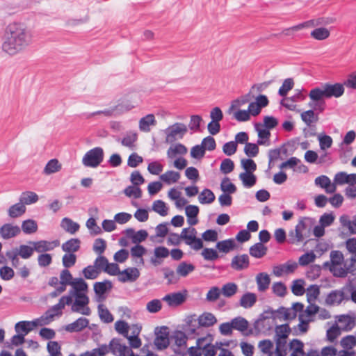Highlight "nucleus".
<instances>
[{
  "instance_id": "f257e3e1",
  "label": "nucleus",
  "mask_w": 356,
  "mask_h": 356,
  "mask_svg": "<svg viewBox=\"0 0 356 356\" xmlns=\"http://www.w3.org/2000/svg\"><path fill=\"white\" fill-rule=\"evenodd\" d=\"M32 33L22 22L8 24L2 38L1 51L8 56H15L24 51L32 42Z\"/></svg>"
},
{
  "instance_id": "f03ea898",
  "label": "nucleus",
  "mask_w": 356,
  "mask_h": 356,
  "mask_svg": "<svg viewBox=\"0 0 356 356\" xmlns=\"http://www.w3.org/2000/svg\"><path fill=\"white\" fill-rule=\"evenodd\" d=\"M345 91L343 84L337 83L334 84L325 83L321 87H316L310 90L309 97L311 102L309 106L314 109L323 110L322 107L325 104V98H339Z\"/></svg>"
},
{
  "instance_id": "7ed1b4c3",
  "label": "nucleus",
  "mask_w": 356,
  "mask_h": 356,
  "mask_svg": "<svg viewBox=\"0 0 356 356\" xmlns=\"http://www.w3.org/2000/svg\"><path fill=\"white\" fill-rule=\"evenodd\" d=\"M70 286H72L70 294L75 298V300L72 305V311L89 316L90 309L88 307L89 298L86 295L88 292L87 283L82 278H74Z\"/></svg>"
},
{
  "instance_id": "20e7f679",
  "label": "nucleus",
  "mask_w": 356,
  "mask_h": 356,
  "mask_svg": "<svg viewBox=\"0 0 356 356\" xmlns=\"http://www.w3.org/2000/svg\"><path fill=\"white\" fill-rule=\"evenodd\" d=\"M54 314H51L50 312H46L40 318L33 321L18 322L15 326V331L17 333L24 334L25 336L33 330L34 327L49 324L54 319Z\"/></svg>"
},
{
  "instance_id": "39448f33",
  "label": "nucleus",
  "mask_w": 356,
  "mask_h": 356,
  "mask_svg": "<svg viewBox=\"0 0 356 356\" xmlns=\"http://www.w3.org/2000/svg\"><path fill=\"white\" fill-rule=\"evenodd\" d=\"M312 220L309 218L302 217L300 218L295 229L289 232V236L291 243H297L303 241L309 233Z\"/></svg>"
},
{
  "instance_id": "423d86ee",
  "label": "nucleus",
  "mask_w": 356,
  "mask_h": 356,
  "mask_svg": "<svg viewBox=\"0 0 356 356\" xmlns=\"http://www.w3.org/2000/svg\"><path fill=\"white\" fill-rule=\"evenodd\" d=\"M104 150L97 147L88 151L82 158V163L86 167L97 168L104 159Z\"/></svg>"
},
{
  "instance_id": "0eeeda50",
  "label": "nucleus",
  "mask_w": 356,
  "mask_h": 356,
  "mask_svg": "<svg viewBox=\"0 0 356 356\" xmlns=\"http://www.w3.org/2000/svg\"><path fill=\"white\" fill-rule=\"evenodd\" d=\"M197 322L199 327H208L213 326L216 323V316L210 312H204L201 315H191L187 317L186 323L191 327H195V323Z\"/></svg>"
},
{
  "instance_id": "6e6552de",
  "label": "nucleus",
  "mask_w": 356,
  "mask_h": 356,
  "mask_svg": "<svg viewBox=\"0 0 356 356\" xmlns=\"http://www.w3.org/2000/svg\"><path fill=\"white\" fill-rule=\"evenodd\" d=\"M181 237L186 245L195 250H199L203 248V242L200 238H197V231L195 228L183 229Z\"/></svg>"
},
{
  "instance_id": "1a4fd4ad",
  "label": "nucleus",
  "mask_w": 356,
  "mask_h": 356,
  "mask_svg": "<svg viewBox=\"0 0 356 356\" xmlns=\"http://www.w3.org/2000/svg\"><path fill=\"white\" fill-rule=\"evenodd\" d=\"M187 132V127L182 123H175L168 127L165 131V142L171 143L178 139L183 138Z\"/></svg>"
},
{
  "instance_id": "9d476101",
  "label": "nucleus",
  "mask_w": 356,
  "mask_h": 356,
  "mask_svg": "<svg viewBox=\"0 0 356 356\" xmlns=\"http://www.w3.org/2000/svg\"><path fill=\"white\" fill-rule=\"evenodd\" d=\"M213 338L208 334L206 336L197 339L196 343L202 348V355L204 356H215L218 350L216 343L212 344Z\"/></svg>"
},
{
  "instance_id": "9b49d317",
  "label": "nucleus",
  "mask_w": 356,
  "mask_h": 356,
  "mask_svg": "<svg viewBox=\"0 0 356 356\" xmlns=\"http://www.w3.org/2000/svg\"><path fill=\"white\" fill-rule=\"evenodd\" d=\"M343 259V254L340 251H332L330 252V270L333 273L334 276L341 275L344 272L341 270Z\"/></svg>"
},
{
  "instance_id": "f8f14e48",
  "label": "nucleus",
  "mask_w": 356,
  "mask_h": 356,
  "mask_svg": "<svg viewBox=\"0 0 356 356\" xmlns=\"http://www.w3.org/2000/svg\"><path fill=\"white\" fill-rule=\"evenodd\" d=\"M155 335L154 343L158 350L165 349L169 346V333L167 327L156 328Z\"/></svg>"
},
{
  "instance_id": "ddd939ff",
  "label": "nucleus",
  "mask_w": 356,
  "mask_h": 356,
  "mask_svg": "<svg viewBox=\"0 0 356 356\" xmlns=\"http://www.w3.org/2000/svg\"><path fill=\"white\" fill-rule=\"evenodd\" d=\"M302 309L303 305L297 302L293 304L291 308H280L275 314V318L283 321L291 320L296 316V312L302 311Z\"/></svg>"
},
{
  "instance_id": "4468645a",
  "label": "nucleus",
  "mask_w": 356,
  "mask_h": 356,
  "mask_svg": "<svg viewBox=\"0 0 356 356\" xmlns=\"http://www.w3.org/2000/svg\"><path fill=\"white\" fill-rule=\"evenodd\" d=\"M108 353L111 352L115 355L127 356L131 349L119 339H113L107 346Z\"/></svg>"
},
{
  "instance_id": "2eb2a0df",
  "label": "nucleus",
  "mask_w": 356,
  "mask_h": 356,
  "mask_svg": "<svg viewBox=\"0 0 356 356\" xmlns=\"http://www.w3.org/2000/svg\"><path fill=\"white\" fill-rule=\"evenodd\" d=\"M187 296L186 291L182 292L172 293L165 295L163 300L170 307H176L183 304Z\"/></svg>"
},
{
  "instance_id": "dca6fc26",
  "label": "nucleus",
  "mask_w": 356,
  "mask_h": 356,
  "mask_svg": "<svg viewBox=\"0 0 356 356\" xmlns=\"http://www.w3.org/2000/svg\"><path fill=\"white\" fill-rule=\"evenodd\" d=\"M29 243L34 247L35 251L42 254L48 251H51L59 245V241L57 240L53 241H47L44 240L39 241H29Z\"/></svg>"
},
{
  "instance_id": "f3484780",
  "label": "nucleus",
  "mask_w": 356,
  "mask_h": 356,
  "mask_svg": "<svg viewBox=\"0 0 356 356\" xmlns=\"http://www.w3.org/2000/svg\"><path fill=\"white\" fill-rule=\"evenodd\" d=\"M297 267L296 262L289 261L286 264L274 266L273 273L277 277H281L293 273Z\"/></svg>"
},
{
  "instance_id": "a211bd4d",
  "label": "nucleus",
  "mask_w": 356,
  "mask_h": 356,
  "mask_svg": "<svg viewBox=\"0 0 356 356\" xmlns=\"http://www.w3.org/2000/svg\"><path fill=\"white\" fill-rule=\"evenodd\" d=\"M314 183L316 186L324 189L327 193H334L337 191L334 181H331L330 179L325 175H321L315 179Z\"/></svg>"
},
{
  "instance_id": "6ab92c4d",
  "label": "nucleus",
  "mask_w": 356,
  "mask_h": 356,
  "mask_svg": "<svg viewBox=\"0 0 356 356\" xmlns=\"http://www.w3.org/2000/svg\"><path fill=\"white\" fill-rule=\"evenodd\" d=\"M21 232L19 226L6 223L0 228V235L3 239H9L17 236Z\"/></svg>"
},
{
  "instance_id": "aec40b11",
  "label": "nucleus",
  "mask_w": 356,
  "mask_h": 356,
  "mask_svg": "<svg viewBox=\"0 0 356 356\" xmlns=\"http://www.w3.org/2000/svg\"><path fill=\"white\" fill-rule=\"evenodd\" d=\"M334 181L336 187L337 185L345 184L355 185L356 184V174H347L345 172H340L335 175Z\"/></svg>"
},
{
  "instance_id": "412c9836",
  "label": "nucleus",
  "mask_w": 356,
  "mask_h": 356,
  "mask_svg": "<svg viewBox=\"0 0 356 356\" xmlns=\"http://www.w3.org/2000/svg\"><path fill=\"white\" fill-rule=\"evenodd\" d=\"M156 124V120L154 114H147L141 118L138 122V128L140 131L148 133L151 127Z\"/></svg>"
},
{
  "instance_id": "4be33fe9",
  "label": "nucleus",
  "mask_w": 356,
  "mask_h": 356,
  "mask_svg": "<svg viewBox=\"0 0 356 356\" xmlns=\"http://www.w3.org/2000/svg\"><path fill=\"white\" fill-rule=\"evenodd\" d=\"M140 275V272L136 268H128L119 273L118 280L120 282H134Z\"/></svg>"
},
{
  "instance_id": "5701e85b",
  "label": "nucleus",
  "mask_w": 356,
  "mask_h": 356,
  "mask_svg": "<svg viewBox=\"0 0 356 356\" xmlns=\"http://www.w3.org/2000/svg\"><path fill=\"white\" fill-rule=\"evenodd\" d=\"M255 129L259 137L257 143L261 145L268 146L270 145L269 138L270 136L269 129L265 127V126H262L261 124H256Z\"/></svg>"
},
{
  "instance_id": "b1692460",
  "label": "nucleus",
  "mask_w": 356,
  "mask_h": 356,
  "mask_svg": "<svg viewBox=\"0 0 356 356\" xmlns=\"http://www.w3.org/2000/svg\"><path fill=\"white\" fill-rule=\"evenodd\" d=\"M138 140V134L135 131H130L125 134V135L120 140V143L122 146L133 150L136 148V143Z\"/></svg>"
},
{
  "instance_id": "393cba45",
  "label": "nucleus",
  "mask_w": 356,
  "mask_h": 356,
  "mask_svg": "<svg viewBox=\"0 0 356 356\" xmlns=\"http://www.w3.org/2000/svg\"><path fill=\"white\" fill-rule=\"evenodd\" d=\"M62 168V163L57 159H52L47 163L42 172L48 176L60 172Z\"/></svg>"
},
{
  "instance_id": "a878e982",
  "label": "nucleus",
  "mask_w": 356,
  "mask_h": 356,
  "mask_svg": "<svg viewBox=\"0 0 356 356\" xmlns=\"http://www.w3.org/2000/svg\"><path fill=\"white\" fill-rule=\"evenodd\" d=\"M355 318L348 315H342L338 318V326L342 330H350L355 325Z\"/></svg>"
},
{
  "instance_id": "bb28decb",
  "label": "nucleus",
  "mask_w": 356,
  "mask_h": 356,
  "mask_svg": "<svg viewBox=\"0 0 356 356\" xmlns=\"http://www.w3.org/2000/svg\"><path fill=\"white\" fill-rule=\"evenodd\" d=\"M257 300L256 294L251 292L244 293L239 300L240 307L244 309H250L252 307Z\"/></svg>"
},
{
  "instance_id": "cd10ccee",
  "label": "nucleus",
  "mask_w": 356,
  "mask_h": 356,
  "mask_svg": "<svg viewBox=\"0 0 356 356\" xmlns=\"http://www.w3.org/2000/svg\"><path fill=\"white\" fill-rule=\"evenodd\" d=\"M330 34L329 29L320 26L311 31L310 36L316 40L322 41L328 39Z\"/></svg>"
},
{
  "instance_id": "c85d7f7f",
  "label": "nucleus",
  "mask_w": 356,
  "mask_h": 356,
  "mask_svg": "<svg viewBox=\"0 0 356 356\" xmlns=\"http://www.w3.org/2000/svg\"><path fill=\"white\" fill-rule=\"evenodd\" d=\"M249 265V258L247 254L236 256L232 259L231 266L236 270L248 268Z\"/></svg>"
},
{
  "instance_id": "c756f323",
  "label": "nucleus",
  "mask_w": 356,
  "mask_h": 356,
  "mask_svg": "<svg viewBox=\"0 0 356 356\" xmlns=\"http://www.w3.org/2000/svg\"><path fill=\"white\" fill-rule=\"evenodd\" d=\"M187 148L181 143L172 145L167 150V156L172 159L177 156H182L187 153Z\"/></svg>"
},
{
  "instance_id": "7c9ffc66",
  "label": "nucleus",
  "mask_w": 356,
  "mask_h": 356,
  "mask_svg": "<svg viewBox=\"0 0 356 356\" xmlns=\"http://www.w3.org/2000/svg\"><path fill=\"white\" fill-rule=\"evenodd\" d=\"M341 270L344 272L341 275H337V277H345L348 274H353L356 271V257L355 256L351 257L346 261L343 260V264L341 266Z\"/></svg>"
},
{
  "instance_id": "2f4dec72",
  "label": "nucleus",
  "mask_w": 356,
  "mask_h": 356,
  "mask_svg": "<svg viewBox=\"0 0 356 356\" xmlns=\"http://www.w3.org/2000/svg\"><path fill=\"white\" fill-rule=\"evenodd\" d=\"M289 346L291 351L290 356H305L304 343L301 341L293 339L290 341Z\"/></svg>"
},
{
  "instance_id": "473e14b6",
  "label": "nucleus",
  "mask_w": 356,
  "mask_h": 356,
  "mask_svg": "<svg viewBox=\"0 0 356 356\" xmlns=\"http://www.w3.org/2000/svg\"><path fill=\"white\" fill-rule=\"evenodd\" d=\"M185 213L187 217V222L190 225H195L198 220L197 216L199 213V208L195 205H188L185 208Z\"/></svg>"
},
{
  "instance_id": "72a5a7b5",
  "label": "nucleus",
  "mask_w": 356,
  "mask_h": 356,
  "mask_svg": "<svg viewBox=\"0 0 356 356\" xmlns=\"http://www.w3.org/2000/svg\"><path fill=\"white\" fill-rule=\"evenodd\" d=\"M172 339L175 341V345L179 350H175V352H181L186 348L187 337L181 331H177L172 336Z\"/></svg>"
},
{
  "instance_id": "f704fd0d",
  "label": "nucleus",
  "mask_w": 356,
  "mask_h": 356,
  "mask_svg": "<svg viewBox=\"0 0 356 356\" xmlns=\"http://www.w3.org/2000/svg\"><path fill=\"white\" fill-rule=\"evenodd\" d=\"M180 177V173L174 170H168L159 177L160 179L168 185L177 183Z\"/></svg>"
},
{
  "instance_id": "c9c22d12",
  "label": "nucleus",
  "mask_w": 356,
  "mask_h": 356,
  "mask_svg": "<svg viewBox=\"0 0 356 356\" xmlns=\"http://www.w3.org/2000/svg\"><path fill=\"white\" fill-rule=\"evenodd\" d=\"M147 250L140 245H136L131 248V255L137 258L138 259L135 261V263L137 265H144V259L143 257L145 254Z\"/></svg>"
},
{
  "instance_id": "e433bc0d",
  "label": "nucleus",
  "mask_w": 356,
  "mask_h": 356,
  "mask_svg": "<svg viewBox=\"0 0 356 356\" xmlns=\"http://www.w3.org/2000/svg\"><path fill=\"white\" fill-rule=\"evenodd\" d=\"M344 299V293L342 291H332L326 298V303L330 305H339Z\"/></svg>"
},
{
  "instance_id": "4c0bfd02",
  "label": "nucleus",
  "mask_w": 356,
  "mask_h": 356,
  "mask_svg": "<svg viewBox=\"0 0 356 356\" xmlns=\"http://www.w3.org/2000/svg\"><path fill=\"white\" fill-rule=\"evenodd\" d=\"M233 330L244 333L249 327L248 321L243 317L238 316L231 321Z\"/></svg>"
},
{
  "instance_id": "58836bf2",
  "label": "nucleus",
  "mask_w": 356,
  "mask_h": 356,
  "mask_svg": "<svg viewBox=\"0 0 356 356\" xmlns=\"http://www.w3.org/2000/svg\"><path fill=\"white\" fill-rule=\"evenodd\" d=\"M26 207L20 202L13 204L8 209V214L12 218H16L22 216L26 212Z\"/></svg>"
},
{
  "instance_id": "ea45409f",
  "label": "nucleus",
  "mask_w": 356,
  "mask_h": 356,
  "mask_svg": "<svg viewBox=\"0 0 356 356\" xmlns=\"http://www.w3.org/2000/svg\"><path fill=\"white\" fill-rule=\"evenodd\" d=\"M256 282L259 291H265L269 286L270 279L266 273H260L256 277Z\"/></svg>"
},
{
  "instance_id": "a19ab883",
  "label": "nucleus",
  "mask_w": 356,
  "mask_h": 356,
  "mask_svg": "<svg viewBox=\"0 0 356 356\" xmlns=\"http://www.w3.org/2000/svg\"><path fill=\"white\" fill-rule=\"evenodd\" d=\"M61 227L71 234H75L79 229V225L70 218H64L60 223Z\"/></svg>"
},
{
  "instance_id": "79ce46f5",
  "label": "nucleus",
  "mask_w": 356,
  "mask_h": 356,
  "mask_svg": "<svg viewBox=\"0 0 356 356\" xmlns=\"http://www.w3.org/2000/svg\"><path fill=\"white\" fill-rule=\"evenodd\" d=\"M81 241L78 238H71L62 245V250L67 253H74L80 248Z\"/></svg>"
},
{
  "instance_id": "37998d69",
  "label": "nucleus",
  "mask_w": 356,
  "mask_h": 356,
  "mask_svg": "<svg viewBox=\"0 0 356 356\" xmlns=\"http://www.w3.org/2000/svg\"><path fill=\"white\" fill-rule=\"evenodd\" d=\"M38 200V195L32 191H26L21 194L19 200L26 207V205L37 202Z\"/></svg>"
},
{
  "instance_id": "c03bdc74",
  "label": "nucleus",
  "mask_w": 356,
  "mask_h": 356,
  "mask_svg": "<svg viewBox=\"0 0 356 356\" xmlns=\"http://www.w3.org/2000/svg\"><path fill=\"white\" fill-rule=\"evenodd\" d=\"M88 325V321L85 318H79L76 321L67 325L66 330L69 332H79Z\"/></svg>"
},
{
  "instance_id": "a18cd8bd",
  "label": "nucleus",
  "mask_w": 356,
  "mask_h": 356,
  "mask_svg": "<svg viewBox=\"0 0 356 356\" xmlns=\"http://www.w3.org/2000/svg\"><path fill=\"white\" fill-rule=\"evenodd\" d=\"M286 339H275V349L270 356H286L287 355Z\"/></svg>"
},
{
  "instance_id": "49530a36",
  "label": "nucleus",
  "mask_w": 356,
  "mask_h": 356,
  "mask_svg": "<svg viewBox=\"0 0 356 356\" xmlns=\"http://www.w3.org/2000/svg\"><path fill=\"white\" fill-rule=\"evenodd\" d=\"M239 179L241 180L243 185L245 188H251L255 184L257 177L253 173L241 172L239 175Z\"/></svg>"
},
{
  "instance_id": "de8ad7c7",
  "label": "nucleus",
  "mask_w": 356,
  "mask_h": 356,
  "mask_svg": "<svg viewBox=\"0 0 356 356\" xmlns=\"http://www.w3.org/2000/svg\"><path fill=\"white\" fill-rule=\"evenodd\" d=\"M17 251V254H19L22 259H29L33 254L35 251L34 247L33 245H21L19 248L15 249Z\"/></svg>"
},
{
  "instance_id": "09e8293b",
  "label": "nucleus",
  "mask_w": 356,
  "mask_h": 356,
  "mask_svg": "<svg viewBox=\"0 0 356 356\" xmlns=\"http://www.w3.org/2000/svg\"><path fill=\"white\" fill-rule=\"evenodd\" d=\"M238 286L234 282H228L224 284L221 289L222 294L226 298H231L238 291Z\"/></svg>"
},
{
  "instance_id": "8fccbe9b",
  "label": "nucleus",
  "mask_w": 356,
  "mask_h": 356,
  "mask_svg": "<svg viewBox=\"0 0 356 356\" xmlns=\"http://www.w3.org/2000/svg\"><path fill=\"white\" fill-rule=\"evenodd\" d=\"M267 252V248L261 243H257L250 248V254L256 258L264 257Z\"/></svg>"
},
{
  "instance_id": "3c124183",
  "label": "nucleus",
  "mask_w": 356,
  "mask_h": 356,
  "mask_svg": "<svg viewBox=\"0 0 356 356\" xmlns=\"http://www.w3.org/2000/svg\"><path fill=\"white\" fill-rule=\"evenodd\" d=\"M273 346V341L269 339L261 340L258 343V348L261 353L268 356H270L273 353L272 351Z\"/></svg>"
},
{
  "instance_id": "603ef678",
  "label": "nucleus",
  "mask_w": 356,
  "mask_h": 356,
  "mask_svg": "<svg viewBox=\"0 0 356 356\" xmlns=\"http://www.w3.org/2000/svg\"><path fill=\"white\" fill-rule=\"evenodd\" d=\"M111 286V283L108 281L96 282L94 284V290L95 293L99 296V299H100L102 295L109 290Z\"/></svg>"
},
{
  "instance_id": "864d4df0",
  "label": "nucleus",
  "mask_w": 356,
  "mask_h": 356,
  "mask_svg": "<svg viewBox=\"0 0 356 356\" xmlns=\"http://www.w3.org/2000/svg\"><path fill=\"white\" fill-rule=\"evenodd\" d=\"M22 229L26 234H33L38 230L37 222L32 219L26 220L22 222Z\"/></svg>"
},
{
  "instance_id": "5fc2aeb1",
  "label": "nucleus",
  "mask_w": 356,
  "mask_h": 356,
  "mask_svg": "<svg viewBox=\"0 0 356 356\" xmlns=\"http://www.w3.org/2000/svg\"><path fill=\"white\" fill-rule=\"evenodd\" d=\"M291 332L287 324L280 325L275 327V339H286Z\"/></svg>"
},
{
  "instance_id": "6e6d98bb",
  "label": "nucleus",
  "mask_w": 356,
  "mask_h": 356,
  "mask_svg": "<svg viewBox=\"0 0 356 356\" xmlns=\"http://www.w3.org/2000/svg\"><path fill=\"white\" fill-rule=\"evenodd\" d=\"M214 200L215 195L209 189L203 190L198 196V200L201 204H211Z\"/></svg>"
},
{
  "instance_id": "4d7b16f0",
  "label": "nucleus",
  "mask_w": 356,
  "mask_h": 356,
  "mask_svg": "<svg viewBox=\"0 0 356 356\" xmlns=\"http://www.w3.org/2000/svg\"><path fill=\"white\" fill-rule=\"evenodd\" d=\"M152 210L161 216L168 215V208L165 203L162 200H156L152 204Z\"/></svg>"
},
{
  "instance_id": "13d9d810",
  "label": "nucleus",
  "mask_w": 356,
  "mask_h": 356,
  "mask_svg": "<svg viewBox=\"0 0 356 356\" xmlns=\"http://www.w3.org/2000/svg\"><path fill=\"white\" fill-rule=\"evenodd\" d=\"M309 303L314 302L319 296L320 290L317 285H311L305 291Z\"/></svg>"
},
{
  "instance_id": "bf43d9fd",
  "label": "nucleus",
  "mask_w": 356,
  "mask_h": 356,
  "mask_svg": "<svg viewBox=\"0 0 356 356\" xmlns=\"http://www.w3.org/2000/svg\"><path fill=\"white\" fill-rule=\"evenodd\" d=\"M98 313L99 318L105 323H111L113 321V317L106 307L102 304L98 306Z\"/></svg>"
},
{
  "instance_id": "052dcab7",
  "label": "nucleus",
  "mask_w": 356,
  "mask_h": 356,
  "mask_svg": "<svg viewBox=\"0 0 356 356\" xmlns=\"http://www.w3.org/2000/svg\"><path fill=\"white\" fill-rule=\"evenodd\" d=\"M235 246V242L232 239L225 240L220 242H218L216 244L217 249L219 251L227 253L229 251L232 250Z\"/></svg>"
},
{
  "instance_id": "680f3d73",
  "label": "nucleus",
  "mask_w": 356,
  "mask_h": 356,
  "mask_svg": "<svg viewBox=\"0 0 356 356\" xmlns=\"http://www.w3.org/2000/svg\"><path fill=\"white\" fill-rule=\"evenodd\" d=\"M195 269V266L191 264H186L182 262L179 264L177 268V273L181 277H186L189 273L193 272Z\"/></svg>"
},
{
  "instance_id": "e2e57ef3",
  "label": "nucleus",
  "mask_w": 356,
  "mask_h": 356,
  "mask_svg": "<svg viewBox=\"0 0 356 356\" xmlns=\"http://www.w3.org/2000/svg\"><path fill=\"white\" fill-rule=\"evenodd\" d=\"M127 232L135 243L142 242L147 237V232L145 230H140L135 232L133 229H129Z\"/></svg>"
},
{
  "instance_id": "0e129e2a",
  "label": "nucleus",
  "mask_w": 356,
  "mask_h": 356,
  "mask_svg": "<svg viewBox=\"0 0 356 356\" xmlns=\"http://www.w3.org/2000/svg\"><path fill=\"white\" fill-rule=\"evenodd\" d=\"M300 117L302 120L307 126H310L313 122H316L317 120V118L315 115L314 111L313 110H308L302 112L300 115Z\"/></svg>"
},
{
  "instance_id": "69168bd1",
  "label": "nucleus",
  "mask_w": 356,
  "mask_h": 356,
  "mask_svg": "<svg viewBox=\"0 0 356 356\" xmlns=\"http://www.w3.org/2000/svg\"><path fill=\"white\" fill-rule=\"evenodd\" d=\"M341 329L338 325H333L327 330L326 337L330 342H333L340 334Z\"/></svg>"
},
{
  "instance_id": "338daca9",
  "label": "nucleus",
  "mask_w": 356,
  "mask_h": 356,
  "mask_svg": "<svg viewBox=\"0 0 356 356\" xmlns=\"http://www.w3.org/2000/svg\"><path fill=\"white\" fill-rule=\"evenodd\" d=\"M124 193L129 197L140 198L142 195V191L137 186H129L124 190Z\"/></svg>"
},
{
  "instance_id": "774afa93",
  "label": "nucleus",
  "mask_w": 356,
  "mask_h": 356,
  "mask_svg": "<svg viewBox=\"0 0 356 356\" xmlns=\"http://www.w3.org/2000/svg\"><path fill=\"white\" fill-rule=\"evenodd\" d=\"M47 350L50 356H60V346L57 341H50L47 343Z\"/></svg>"
}]
</instances>
